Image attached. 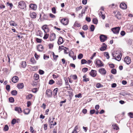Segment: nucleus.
Returning <instances> with one entry per match:
<instances>
[{"mask_svg": "<svg viewBox=\"0 0 133 133\" xmlns=\"http://www.w3.org/2000/svg\"><path fill=\"white\" fill-rule=\"evenodd\" d=\"M115 52V54L113 53L112 54L113 57H115L114 59L118 61H119L121 59V53L119 51H116Z\"/></svg>", "mask_w": 133, "mask_h": 133, "instance_id": "1", "label": "nucleus"}, {"mask_svg": "<svg viewBox=\"0 0 133 133\" xmlns=\"http://www.w3.org/2000/svg\"><path fill=\"white\" fill-rule=\"evenodd\" d=\"M18 6L19 8L24 10H26V4L24 1H21L18 2Z\"/></svg>", "mask_w": 133, "mask_h": 133, "instance_id": "2", "label": "nucleus"}, {"mask_svg": "<svg viewBox=\"0 0 133 133\" xmlns=\"http://www.w3.org/2000/svg\"><path fill=\"white\" fill-rule=\"evenodd\" d=\"M120 28L119 27H116L111 29V31L114 34H118L119 33Z\"/></svg>", "mask_w": 133, "mask_h": 133, "instance_id": "3", "label": "nucleus"}, {"mask_svg": "<svg viewBox=\"0 0 133 133\" xmlns=\"http://www.w3.org/2000/svg\"><path fill=\"white\" fill-rule=\"evenodd\" d=\"M96 64L98 67H101L103 66V64L102 62L101 61L98 59H96Z\"/></svg>", "mask_w": 133, "mask_h": 133, "instance_id": "4", "label": "nucleus"}, {"mask_svg": "<svg viewBox=\"0 0 133 133\" xmlns=\"http://www.w3.org/2000/svg\"><path fill=\"white\" fill-rule=\"evenodd\" d=\"M107 36L103 35H101L99 37L100 41L102 42H104L107 39Z\"/></svg>", "mask_w": 133, "mask_h": 133, "instance_id": "5", "label": "nucleus"}, {"mask_svg": "<svg viewBox=\"0 0 133 133\" xmlns=\"http://www.w3.org/2000/svg\"><path fill=\"white\" fill-rule=\"evenodd\" d=\"M124 61L127 64H129L131 63V59L130 57L129 56H126L124 58Z\"/></svg>", "mask_w": 133, "mask_h": 133, "instance_id": "6", "label": "nucleus"}, {"mask_svg": "<svg viewBox=\"0 0 133 133\" xmlns=\"http://www.w3.org/2000/svg\"><path fill=\"white\" fill-rule=\"evenodd\" d=\"M96 70H92L89 73V74L92 77H94L96 76Z\"/></svg>", "mask_w": 133, "mask_h": 133, "instance_id": "7", "label": "nucleus"}, {"mask_svg": "<svg viewBox=\"0 0 133 133\" xmlns=\"http://www.w3.org/2000/svg\"><path fill=\"white\" fill-rule=\"evenodd\" d=\"M61 22L65 25H66L68 24V20L66 18L62 19L61 21Z\"/></svg>", "mask_w": 133, "mask_h": 133, "instance_id": "8", "label": "nucleus"}, {"mask_svg": "<svg viewBox=\"0 0 133 133\" xmlns=\"http://www.w3.org/2000/svg\"><path fill=\"white\" fill-rule=\"evenodd\" d=\"M42 29L44 30L45 33H47L49 31V29L47 25H43L42 27Z\"/></svg>", "mask_w": 133, "mask_h": 133, "instance_id": "9", "label": "nucleus"}, {"mask_svg": "<svg viewBox=\"0 0 133 133\" xmlns=\"http://www.w3.org/2000/svg\"><path fill=\"white\" fill-rule=\"evenodd\" d=\"M46 94L48 97H51L52 96V92L49 89H47L46 91Z\"/></svg>", "mask_w": 133, "mask_h": 133, "instance_id": "10", "label": "nucleus"}, {"mask_svg": "<svg viewBox=\"0 0 133 133\" xmlns=\"http://www.w3.org/2000/svg\"><path fill=\"white\" fill-rule=\"evenodd\" d=\"M98 71L102 75H105L106 73V71L104 68H102L99 69Z\"/></svg>", "mask_w": 133, "mask_h": 133, "instance_id": "11", "label": "nucleus"}, {"mask_svg": "<svg viewBox=\"0 0 133 133\" xmlns=\"http://www.w3.org/2000/svg\"><path fill=\"white\" fill-rule=\"evenodd\" d=\"M121 8L123 9H125L127 8V5L126 4L124 3H121L120 5Z\"/></svg>", "mask_w": 133, "mask_h": 133, "instance_id": "12", "label": "nucleus"}, {"mask_svg": "<svg viewBox=\"0 0 133 133\" xmlns=\"http://www.w3.org/2000/svg\"><path fill=\"white\" fill-rule=\"evenodd\" d=\"M18 80V77L16 76H14L12 78V81L14 83H16Z\"/></svg>", "mask_w": 133, "mask_h": 133, "instance_id": "13", "label": "nucleus"}, {"mask_svg": "<svg viewBox=\"0 0 133 133\" xmlns=\"http://www.w3.org/2000/svg\"><path fill=\"white\" fill-rule=\"evenodd\" d=\"M29 6L30 8L34 10H36L37 9V5L35 4H31Z\"/></svg>", "mask_w": 133, "mask_h": 133, "instance_id": "14", "label": "nucleus"}, {"mask_svg": "<svg viewBox=\"0 0 133 133\" xmlns=\"http://www.w3.org/2000/svg\"><path fill=\"white\" fill-rule=\"evenodd\" d=\"M56 38V35L54 33H52L50 35V40L51 41H54Z\"/></svg>", "mask_w": 133, "mask_h": 133, "instance_id": "15", "label": "nucleus"}, {"mask_svg": "<svg viewBox=\"0 0 133 133\" xmlns=\"http://www.w3.org/2000/svg\"><path fill=\"white\" fill-rule=\"evenodd\" d=\"M37 49L38 51H42L43 49V46L41 45H39L37 46Z\"/></svg>", "mask_w": 133, "mask_h": 133, "instance_id": "16", "label": "nucleus"}, {"mask_svg": "<svg viewBox=\"0 0 133 133\" xmlns=\"http://www.w3.org/2000/svg\"><path fill=\"white\" fill-rule=\"evenodd\" d=\"M63 42V40L62 37H59L58 43L59 45L61 44Z\"/></svg>", "mask_w": 133, "mask_h": 133, "instance_id": "17", "label": "nucleus"}, {"mask_svg": "<svg viewBox=\"0 0 133 133\" xmlns=\"http://www.w3.org/2000/svg\"><path fill=\"white\" fill-rule=\"evenodd\" d=\"M115 16L118 19H120L121 18V16L120 13L118 12L117 14Z\"/></svg>", "mask_w": 133, "mask_h": 133, "instance_id": "18", "label": "nucleus"}, {"mask_svg": "<svg viewBox=\"0 0 133 133\" xmlns=\"http://www.w3.org/2000/svg\"><path fill=\"white\" fill-rule=\"evenodd\" d=\"M17 87L19 89H22L24 87L23 84L22 83H19L17 85Z\"/></svg>", "mask_w": 133, "mask_h": 133, "instance_id": "19", "label": "nucleus"}, {"mask_svg": "<svg viewBox=\"0 0 133 133\" xmlns=\"http://www.w3.org/2000/svg\"><path fill=\"white\" fill-rule=\"evenodd\" d=\"M36 14L34 12H32L30 14V16L32 18H35L36 17Z\"/></svg>", "mask_w": 133, "mask_h": 133, "instance_id": "20", "label": "nucleus"}, {"mask_svg": "<svg viewBox=\"0 0 133 133\" xmlns=\"http://www.w3.org/2000/svg\"><path fill=\"white\" fill-rule=\"evenodd\" d=\"M21 64V67L23 68H24L26 66V62L24 61L22 62Z\"/></svg>", "mask_w": 133, "mask_h": 133, "instance_id": "21", "label": "nucleus"}, {"mask_svg": "<svg viewBox=\"0 0 133 133\" xmlns=\"http://www.w3.org/2000/svg\"><path fill=\"white\" fill-rule=\"evenodd\" d=\"M87 75H85L83 77V82H87V81H89V79L88 78H86Z\"/></svg>", "mask_w": 133, "mask_h": 133, "instance_id": "22", "label": "nucleus"}, {"mask_svg": "<svg viewBox=\"0 0 133 133\" xmlns=\"http://www.w3.org/2000/svg\"><path fill=\"white\" fill-rule=\"evenodd\" d=\"M10 24L11 25L15 26L17 25V24L15 23V22L14 21H11L10 22Z\"/></svg>", "mask_w": 133, "mask_h": 133, "instance_id": "23", "label": "nucleus"}, {"mask_svg": "<svg viewBox=\"0 0 133 133\" xmlns=\"http://www.w3.org/2000/svg\"><path fill=\"white\" fill-rule=\"evenodd\" d=\"M15 110L18 112V113H21L22 111L21 108L19 107H16L15 108Z\"/></svg>", "mask_w": 133, "mask_h": 133, "instance_id": "24", "label": "nucleus"}, {"mask_svg": "<svg viewBox=\"0 0 133 133\" xmlns=\"http://www.w3.org/2000/svg\"><path fill=\"white\" fill-rule=\"evenodd\" d=\"M11 93L12 95L16 96L17 95V91L14 90L11 91Z\"/></svg>", "mask_w": 133, "mask_h": 133, "instance_id": "25", "label": "nucleus"}, {"mask_svg": "<svg viewBox=\"0 0 133 133\" xmlns=\"http://www.w3.org/2000/svg\"><path fill=\"white\" fill-rule=\"evenodd\" d=\"M30 110L29 109H26L24 110V113L25 114H28L30 112Z\"/></svg>", "mask_w": 133, "mask_h": 133, "instance_id": "26", "label": "nucleus"}, {"mask_svg": "<svg viewBox=\"0 0 133 133\" xmlns=\"http://www.w3.org/2000/svg\"><path fill=\"white\" fill-rule=\"evenodd\" d=\"M58 88H56L55 89H54L53 92V95L54 96H56L57 94V92L58 91Z\"/></svg>", "mask_w": 133, "mask_h": 133, "instance_id": "27", "label": "nucleus"}, {"mask_svg": "<svg viewBox=\"0 0 133 133\" xmlns=\"http://www.w3.org/2000/svg\"><path fill=\"white\" fill-rule=\"evenodd\" d=\"M39 75L37 74H35L34 76V78L35 80H37L39 78Z\"/></svg>", "mask_w": 133, "mask_h": 133, "instance_id": "28", "label": "nucleus"}, {"mask_svg": "<svg viewBox=\"0 0 133 133\" xmlns=\"http://www.w3.org/2000/svg\"><path fill=\"white\" fill-rule=\"evenodd\" d=\"M107 48V47L106 46L104 45L102 46L100 48V50L102 51L105 50Z\"/></svg>", "mask_w": 133, "mask_h": 133, "instance_id": "29", "label": "nucleus"}, {"mask_svg": "<svg viewBox=\"0 0 133 133\" xmlns=\"http://www.w3.org/2000/svg\"><path fill=\"white\" fill-rule=\"evenodd\" d=\"M32 97V95L30 94L26 96V98L27 99H29L31 98Z\"/></svg>", "mask_w": 133, "mask_h": 133, "instance_id": "30", "label": "nucleus"}, {"mask_svg": "<svg viewBox=\"0 0 133 133\" xmlns=\"http://www.w3.org/2000/svg\"><path fill=\"white\" fill-rule=\"evenodd\" d=\"M104 56L107 57V59H109V56L108 52H105L104 53Z\"/></svg>", "mask_w": 133, "mask_h": 133, "instance_id": "31", "label": "nucleus"}, {"mask_svg": "<svg viewBox=\"0 0 133 133\" xmlns=\"http://www.w3.org/2000/svg\"><path fill=\"white\" fill-rule=\"evenodd\" d=\"M30 61L33 64H34L36 63V61L34 58H32L30 60Z\"/></svg>", "mask_w": 133, "mask_h": 133, "instance_id": "32", "label": "nucleus"}, {"mask_svg": "<svg viewBox=\"0 0 133 133\" xmlns=\"http://www.w3.org/2000/svg\"><path fill=\"white\" fill-rule=\"evenodd\" d=\"M9 100V102L11 103L14 102V98L12 97H10Z\"/></svg>", "mask_w": 133, "mask_h": 133, "instance_id": "33", "label": "nucleus"}, {"mask_svg": "<svg viewBox=\"0 0 133 133\" xmlns=\"http://www.w3.org/2000/svg\"><path fill=\"white\" fill-rule=\"evenodd\" d=\"M92 21L94 24H96L98 23V20L96 18H94L93 19Z\"/></svg>", "mask_w": 133, "mask_h": 133, "instance_id": "34", "label": "nucleus"}, {"mask_svg": "<svg viewBox=\"0 0 133 133\" xmlns=\"http://www.w3.org/2000/svg\"><path fill=\"white\" fill-rule=\"evenodd\" d=\"M111 72L114 74H115L116 73V70L115 69H113L111 70Z\"/></svg>", "mask_w": 133, "mask_h": 133, "instance_id": "35", "label": "nucleus"}, {"mask_svg": "<svg viewBox=\"0 0 133 133\" xmlns=\"http://www.w3.org/2000/svg\"><path fill=\"white\" fill-rule=\"evenodd\" d=\"M113 129H114L117 130L119 129L118 127L117 126L116 124H115L114 126L112 125Z\"/></svg>", "mask_w": 133, "mask_h": 133, "instance_id": "36", "label": "nucleus"}, {"mask_svg": "<svg viewBox=\"0 0 133 133\" xmlns=\"http://www.w3.org/2000/svg\"><path fill=\"white\" fill-rule=\"evenodd\" d=\"M9 127L7 125H5L4 128V131H8L9 129Z\"/></svg>", "mask_w": 133, "mask_h": 133, "instance_id": "37", "label": "nucleus"}, {"mask_svg": "<svg viewBox=\"0 0 133 133\" xmlns=\"http://www.w3.org/2000/svg\"><path fill=\"white\" fill-rule=\"evenodd\" d=\"M62 47H64V46H62L61 47V48L62 49H64V53H65V54H68V52L67 51V50L68 49V48H66V47H65V48H66V49H67V50L66 49V50H65L64 49H63V48H62Z\"/></svg>", "mask_w": 133, "mask_h": 133, "instance_id": "38", "label": "nucleus"}, {"mask_svg": "<svg viewBox=\"0 0 133 133\" xmlns=\"http://www.w3.org/2000/svg\"><path fill=\"white\" fill-rule=\"evenodd\" d=\"M17 120L15 119L14 118L11 121V123L13 124H14L17 123Z\"/></svg>", "mask_w": 133, "mask_h": 133, "instance_id": "39", "label": "nucleus"}, {"mask_svg": "<svg viewBox=\"0 0 133 133\" xmlns=\"http://www.w3.org/2000/svg\"><path fill=\"white\" fill-rule=\"evenodd\" d=\"M74 25L75 26H77V27H79L81 25L80 23L76 22H75L74 24Z\"/></svg>", "mask_w": 133, "mask_h": 133, "instance_id": "40", "label": "nucleus"}, {"mask_svg": "<svg viewBox=\"0 0 133 133\" xmlns=\"http://www.w3.org/2000/svg\"><path fill=\"white\" fill-rule=\"evenodd\" d=\"M90 29L91 31H94L95 29V26L93 25H91L90 27Z\"/></svg>", "mask_w": 133, "mask_h": 133, "instance_id": "41", "label": "nucleus"}, {"mask_svg": "<svg viewBox=\"0 0 133 133\" xmlns=\"http://www.w3.org/2000/svg\"><path fill=\"white\" fill-rule=\"evenodd\" d=\"M49 34H46L44 35L43 37V39H46L48 38L49 37Z\"/></svg>", "mask_w": 133, "mask_h": 133, "instance_id": "42", "label": "nucleus"}, {"mask_svg": "<svg viewBox=\"0 0 133 133\" xmlns=\"http://www.w3.org/2000/svg\"><path fill=\"white\" fill-rule=\"evenodd\" d=\"M83 29L84 30H86L88 29V26L87 25H85L83 26Z\"/></svg>", "mask_w": 133, "mask_h": 133, "instance_id": "43", "label": "nucleus"}, {"mask_svg": "<svg viewBox=\"0 0 133 133\" xmlns=\"http://www.w3.org/2000/svg\"><path fill=\"white\" fill-rule=\"evenodd\" d=\"M83 57V55L82 54H79L78 56V58L79 59H81Z\"/></svg>", "mask_w": 133, "mask_h": 133, "instance_id": "44", "label": "nucleus"}, {"mask_svg": "<svg viewBox=\"0 0 133 133\" xmlns=\"http://www.w3.org/2000/svg\"><path fill=\"white\" fill-rule=\"evenodd\" d=\"M76 97L80 98L82 97V94L81 93H79L78 94L76 95H75Z\"/></svg>", "mask_w": 133, "mask_h": 133, "instance_id": "45", "label": "nucleus"}, {"mask_svg": "<svg viewBox=\"0 0 133 133\" xmlns=\"http://www.w3.org/2000/svg\"><path fill=\"white\" fill-rule=\"evenodd\" d=\"M87 62V61L84 59H82L81 60V63L82 64L86 63Z\"/></svg>", "mask_w": 133, "mask_h": 133, "instance_id": "46", "label": "nucleus"}, {"mask_svg": "<svg viewBox=\"0 0 133 133\" xmlns=\"http://www.w3.org/2000/svg\"><path fill=\"white\" fill-rule=\"evenodd\" d=\"M95 112V109L91 110L90 111V114L91 115L94 114Z\"/></svg>", "mask_w": 133, "mask_h": 133, "instance_id": "47", "label": "nucleus"}, {"mask_svg": "<svg viewBox=\"0 0 133 133\" xmlns=\"http://www.w3.org/2000/svg\"><path fill=\"white\" fill-rule=\"evenodd\" d=\"M6 90L9 91L10 90V85H7L6 86Z\"/></svg>", "mask_w": 133, "mask_h": 133, "instance_id": "48", "label": "nucleus"}, {"mask_svg": "<svg viewBox=\"0 0 133 133\" xmlns=\"http://www.w3.org/2000/svg\"><path fill=\"white\" fill-rule=\"evenodd\" d=\"M88 70V69L87 68H84L82 69V71L84 72H86Z\"/></svg>", "mask_w": 133, "mask_h": 133, "instance_id": "49", "label": "nucleus"}, {"mask_svg": "<svg viewBox=\"0 0 133 133\" xmlns=\"http://www.w3.org/2000/svg\"><path fill=\"white\" fill-rule=\"evenodd\" d=\"M55 82V81L52 79H51L50 80L49 84H50L51 85L53 84Z\"/></svg>", "mask_w": 133, "mask_h": 133, "instance_id": "50", "label": "nucleus"}, {"mask_svg": "<svg viewBox=\"0 0 133 133\" xmlns=\"http://www.w3.org/2000/svg\"><path fill=\"white\" fill-rule=\"evenodd\" d=\"M129 116L131 118H133V113L130 112L128 114Z\"/></svg>", "mask_w": 133, "mask_h": 133, "instance_id": "51", "label": "nucleus"}, {"mask_svg": "<svg viewBox=\"0 0 133 133\" xmlns=\"http://www.w3.org/2000/svg\"><path fill=\"white\" fill-rule=\"evenodd\" d=\"M52 12L54 14H55L56 13V9L55 7H53L52 9Z\"/></svg>", "mask_w": 133, "mask_h": 133, "instance_id": "52", "label": "nucleus"}, {"mask_svg": "<svg viewBox=\"0 0 133 133\" xmlns=\"http://www.w3.org/2000/svg\"><path fill=\"white\" fill-rule=\"evenodd\" d=\"M80 34L82 35V37L83 38H84L85 37V36L84 35V32H80Z\"/></svg>", "mask_w": 133, "mask_h": 133, "instance_id": "53", "label": "nucleus"}, {"mask_svg": "<svg viewBox=\"0 0 133 133\" xmlns=\"http://www.w3.org/2000/svg\"><path fill=\"white\" fill-rule=\"evenodd\" d=\"M44 73V71L42 70H39V73L40 75H43Z\"/></svg>", "mask_w": 133, "mask_h": 133, "instance_id": "54", "label": "nucleus"}, {"mask_svg": "<svg viewBox=\"0 0 133 133\" xmlns=\"http://www.w3.org/2000/svg\"><path fill=\"white\" fill-rule=\"evenodd\" d=\"M120 34L122 36H124L125 34V32L124 31H122L121 32Z\"/></svg>", "mask_w": 133, "mask_h": 133, "instance_id": "55", "label": "nucleus"}, {"mask_svg": "<svg viewBox=\"0 0 133 133\" xmlns=\"http://www.w3.org/2000/svg\"><path fill=\"white\" fill-rule=\"evenodd\" d=\"M36 41L38 43H41L42 42V39L37 38L36 39Z\"/></svg>", "mask_w": 133, "mask_h": 133, "instance_id": "56", "label": "nucleus"}, {"mask_svg": "<svg viewBox=\"0 0 133 133\" xmlns=\"http://www.w3.org/2000/svg\"><path fill=\"white\" fill-rule=\"evenodd\" d=\"M116 84L115 83H113L111 84V87L113 88L116 87Z\"/></svg>", "mask_w": 133, "mask_h": 133, "instance_id": "57", "label": "nucleus"}, {"mask_svg": "<svg viewBox=\"0 0 133 133\" xmlns=\"http://www.w3.org/2000/svg\"><path fill=\"white\" fill-rule=\"evenodd\" d=\"M86 20L88 22H89L91 21V19L90 18L86 17Z\"/></svg>", "mask_w": 133, "mask_h": 133, "instance_id": "58", "label": "nucleus"}, {"mask_svg": "<svg viewBox=\"0 0 133 133\" xmlns=\"http://www.w3.org/2000/svg\"><path fill=\"white\" fill-rule=\"evenodd\" d=\"M43 58L44 59H48L49 58V56H46L44 55Z\"/></svg>", "mask_w": 133, "mask_h": 133, "instance_id": "59", "label": "nucleus"}, {"mask_svg": "<svg viewBox=\"0 0 133 133\" xmlns=\"http://www.w3.org/2000/svg\"><path fill=\"white\" fill-rule=\"evenodd\" d=\"M82 112L84 114H86L87 112V110L86 109H83L82 110Z\"/></svg>", "mask_w": 133, "mask_h": 133, "instance_id": "60", "label": "nucleus"}, {"mask_svg": "<svg viewBox=\"0 0 133 133\" xmlns=\"http://www.w3.org/2000/svg\"><path fill=\"white\" fill-rule=\"evenodd\" d=\"M99 106L98 105H96L95 107V108L96 110H98L99 108Z\"/></svg>", "mask_w": 133, "mask_h": 133, "instance_id": "61", "label": "nucleus"}, {"mask_svg": "<svg viewBox=\"0 0 133 133\" xmlns=\"http://www.w3.org/2000/svg\"><path fill=\"white\" fill-rule=\"evenodd\" d=\"M73 55V52L72 51L71 52H70L69 53V56L71 57H72Z\"/></svg>", "mask_w": 133, "mask_h": 133, "instance_id": "62", "label": "nucleus"}, {"mask_svg": "<svg viewBox=\"0 0 133 133\" xmlns=\"http://www.w3.org/2000/svg\"><path fill=\"white\" fill-rule=\"evenodd\" d=\"M82 3L83 4H86L87 3V0H83Z\"/></svg>", "mask_w": 133, "mask_h": 133, "instance_id": "63", "label": "nucleus"}, {"mask_svg": "<svg viewBox=\"0 0 133 133\" xmlns=\"http://www.w3.org/2000/svg\"><path fill=\"white\" fill-rule=\"evenodd\" d=\"M44 128L45 130H46L47 129V124H45L44 126Z\"/></svg>", "mask_w": 133, "mask_h": 133, "instance_id": "64", "label": "nucleus"}]
</instances>
